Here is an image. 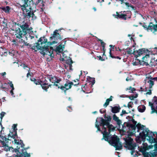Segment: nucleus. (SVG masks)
<instances>
[{"label": "nucleus", "mask_w": 157, "mask_h": 157, "mask_svg": "<svg viewBox=\"0 0 157 157\" xmlns=\"http://www.w3.org/2000/svg\"><path fill=\"white\" fill-rule=\"evenodd\" d=\"M59 29L55 30L52 36L50 38V40L53 39L54 40L52 42L48 41V39L45 36L40 37L37 40L34 45L32 46L31 49L34 50L35 52H37L38 50H40V53L44 56L46 54L48 55L51 58V59L54 57L53 54V51H55L57 54L58 53H61L63 52V48H64V45L60 44L57 46L55 50L53 49L52 47H50V50L49 51V47L55 44H57L59 41L63 39L61 33H58Z\"/></svg>", "instance_id": "nucleus-1"}, {"label": "nucleus", "mask_w": 157, "mask_h": 157, "mask_svg": "<svg viewBox=\"0 0 157 157\" xmlns=\"http://www.w3.org/2000/svg\"><path fill=\"white\" fill-rule=\"evenodd\" d=\"M17 124H13L12 126L13 131L12 132L10 131V133L8 135V138H6L5 136H3L0 134V137L2 138V140H0L1 143L2 145V147H4V150L6 151H9L13 152H16L19 151V147H18V146L16 148H14L12 147H9L6 144V143L8 142V140H11L9 139L10 137L15 139L16 136L17 137Z\"/></svg>", "instance_id": "nucleus-2"}, {"label": "nucleus", "mask_w": 157, "mask_h": 157, "mask_svg": "<svg viewBox=\"0 0 157 157\" xmlns=\"http://www.w3.org/2000/svg\"><path fill=\"white\" fill-rule=\"evenodd\" d=\"M20 28H16L15 32L16 34L15 35L17 38L20 39L22 38L23 36H25L27 33H30L31 30L32 29L29 27V25L28 23L24 21L21 23L20 25Z\"/></svg>", "instance_id": "nucleus-3"}, {"label": "nucleus", "mask_w": 157, "mask_h": 157, "mask_svg": "<svg viewBox=\"0 0 157 157\" xmlns=\"http://www.w3.org/2000/svg\"><path fill=\"white\" fill-rule=\"evenodd\" d=\"M103 139L115 147L116 150H119L122 148V145L120 142L119 138L116 135L112 136L110 137V136H108Z\"/></svg>", "instance_id": "nucleus-4"}, {"label": "nucleus", "mask_w": 157, "mask_h": 157, "mask_svg": "<svg viewBox=\"0 0 157 157\" xmlns=\"http://www.w3.org/2000/svg\"><path fill=\"white\" fill-rule=\"evenodd\" d=\"M23 4H20L21 10L23 11V14L25 18L29 19L31 17V13L33 10L32 6L29 4V2H26V1L23 0Z\"/></svg>", "instance_id": "nucleus-5"}, {"label": "nucleus", "mask_w": 157, "mask_h": 157, "mask_svg": "<svg viewBox=\"0 0 157 157\" xmlns=\"http://www.w3.org/2000/svg\"><path fill=\"white\" fill-rule=\"evenodd\" d=\"M156 134V139L154 138L152 136H150L149 135H151L153 133V135L155 136V134L151 132L150 131L148 128H146L144 131H143L142 132V136L144 137V138L148 137L149 138L148 140L149 142L151 144H152L154 143H157V133L155 132ZM148 140V139H147Z\"/></svg>", "instance_id": "nucleus-6"}, {"label": "nucleus", "mask_w": 157, "mask_h": 157, "mask_svg": "<svg viewBox=\"0 0 157 157\" xmlns=\"http://www.w3.org/2000/svg\"><path fill=\"white\" fill-rule=\"evenodd\" d=\"M20 145H21V147L23 148V149L21 150V152L20 151V147H19V151L16 152L17 154L15 155L14 156H7V157H23L24 156L25 157H27L30 156V155L26 151H24V150H25L27 148H25L24 147L25 146V144L23 142L20 143Z\"/></svg>", "instance_id": "nucleus-7"}, {"label": "nucleus", "mask_w": 157, "mask_h": 157, "mask_svg": "<svg viewBox=\"0 0 157 157\" xmlns=\"http://www.w3.org/2000/svg\"><path fill=\"white\" fill-rule=\"evenodd\" d=\"M20 145H21V147L23 148V149L21 150V152L20 151V147H19V151L16 152L17 154L15 155L14 156H7V157H23L24 156L25 157H27L30 156V155L26 151H24V150H25L27 148H25L24 147L25 146V144L23 142L20 143Z\"/></svg>", "instance_id": "nucleus-8"}, {"label": "nucleus", "mask_w": 157, "mask_h": 157, "mask_svg": "<svg viewBox=\"0 0 157 157\" xmlns=\"http://www.w3.org/2000/svg\"><path fill=\"white\" fill-rule=\"evenodd\" d=\"M142 26L144 29L147 30V31H150L155 35L156 34V32L157 30V24H154L152 22H150L148 26L144 24Z\"/></svg>", "instance_id": "nucleus-9"}, {"label": "nucleus", "mask_w": 157, "mask_h": 157, "mask_svg": "<svg viewBox=\"0 0 157 157\" xmlns=\"http://www.w3.org/2000/svg\"><path fill=\"white\" fill-rule=\"evenodd\" d=\"M73 85V83L72 82L67 81L64 86L61 85L60 89L64 92L65 94H66V91L71 89Z\"/></svg>", "instance_id": "nucleus-10"}, {"label": "nucleus", "mask_w": 157, "mask_h": 157, "mask_svg": "<svg viewBox=\"0 0 157 157\" xmlns=\"http://www.w3.org/2000/svg\"><path fill=\"white\" fill-rule=\"evenodd\" d=\"M105 124L104 125H106L107 128H108V132H107L108 136L110 135V133L112 132H114L115 131V128L112 124H110V122H109L108 120H105Z\"/></svg>", "instance_id": "nucleus-11"}, {"label": "nucleus", "mask_w": 157, "mask_h": 157, "mask_svg": "<svg viewBox=\"0 0 157 157\" xmlns=\"http://www.w3.org/2000/svg\"><path fill=\"white\" fill-rule=\"evenodd\" d=\"M148 51V50L146 49L145 48H143L139 49L138 50L134 51L133 52V54L137 58L140 56L144 53H146V52Z\"/></svg>", "instance_id": "nucleus-12"}, {"label": "nucleus", "mask_w": 157, "mask_h": 157, "mask_svg": "<svg viewBox=\"0 0 157 157\" xmlns=\"http://www.w3.org/2000/svg\"><path fill=\"white\" fill-rule=\"evenodd\" d=\"M121 12H116V14H113V16L115 18L117 19H121L124 20L127 19V15L121 13Z\"/></svg>", "instance_id": "nucleus-13"}, {"label": "nucleus", "mask_w": 157, "mask_h": 157, "mask_svg": "<svg viewBox=\"0 0 157 157\" xmlns=\"http://www.w3.org/2000/svg\"><path fill=\"white\" fill-rule=\"evenodd\" d=\"M49 81L53 84L56 82V83H59L61 81V79L60 78H58L56 76H52V75H48Z\"/></svg>", "instance_id": "nucleus-14"}, {"label": "nucleus", "mask_w": 157, "mask_h": 157, "mask_svg": "<svg viewBox=\"0 0 157 157\" xmlns=\"http://www.w3.org/2000/svg\"><path fill=\"white\" fill-rule=\"evenodd\" d=\"M45 3V2L44 0H34L33 1V4H31V5H34L35 6H37L39 4H40V8L42 9L43 8L44 6V4Z\"/></svg>", "instance_id": "nucleus-15"}, {"label": "nucleus", "mask_w": 157, "mask_h": 157, "mask_svg": "<svg viewBox=\"0 0 157 157\" xmlns=\"http://www.w3.org/2000/svg\"><path fill=\"white\" fill-rule=\"evenodd\" d=\"M106 114H105L104 116V118L105 119H104L102 117L99 118L101 119L100 121H101V125H104L105 124V120H108V122H110L112 120V117L111 116H106Z\"/></svg>", "instance_id": "nucleus-16"}, {"label": "nucleus", "mask_w": 157, "mask_h": 157, "mask_svg": "<svg viewBox=\"0 0 157 157\" xmlns=\"http://www.w3.org/2000/svg\"><path fill=\"white\" fill-rule=\"evenodd\" d=\"M48 80H49L48 75L47 76L45 77H43L41 80H40L41 86L42 88V87L46 85H48Z\"/></svg>", "instance_id": "nucleus-17"}, {"label": "nucleus", "mask_w": 157, "mask_h": 157, "mask_svg": "<svg viewBox=\"0 0 157 157\" xmlns=\"http://www.w3.org/2000/svg\"><path fill=\"white\" fill-rule=\"evenodd\" d=\"M100 125L101 126H102V129H104V131H101V133L103 134V138L102 139V140H103L107 136H108L107 132V131L106 128L105 127V126L106 125H102L101 124V121H100Z\"/></svg>", "instance_id": "nucleus-18"}, {"label": "nucleus", "mask_w": 157, "mask_h": 157, "mask_svg": "<svg viewBox=\"0 0 157 157\" xmlns=\"http://www.w3.org/2000/svg\"><path fill=\"white\" fill-rule=\"evenodd\" d=\"M110 107L111 108V111L112 113H119L121 109L119 105H118V106H115L114 107L111 106Z\"/></svg>", "instance_id": "nucleus-19"}, {"label": "nucleus", "mask_w": 157, "mask_h": 157, "mask_svg": "<svg viewBox=\"0 0 157 157\" xmlns=\"http://www.w3.org/2000/svg\"><path fill=\"white\" fill-rule=\"evenodd\" d=\"M131 124L128 122H125L122 125V130L123 132H125L127 130L126 127L128 129L130 128V124Z\"/></svg>", "instance_id": "nucleus-20"}, {"label": "nucleus", "mask_w": 157, "mask_h": 157, "mask_svg": "<svg viewBox=\"0 0 157 157\" xmlns=\"http://www.w3.org/2000/svg\"><path fill=\"white\" fill-rule=\"evenodd\" d=\"M113 120L116 121L117 125L120 127L121 125V121L120 120L115 114H114L113 116Z\"/></svg>", "instance_id": "nucleus-21"}, {"label": "nucleus", "mask_w": 157, "mask_h": 157, "mask_svg": "<svg viewBox=\"0 0 157 157\" xmlns=\"http://www.w3.org/2000/svg\"><path fill=\"white\" fill-rule=\"evenodd\" d=\"M20 66H21L24 69H26L28 71V73L27 74V77L28 78L29 77V75H30V67H29L25 63H22Z\"/></svg>", "instance_id": "nucleus-22"}, {"label": "nucleus", "mask_w": 157, "mask_h": 157, "mask_svg": "<svg viewBox=\"0 0 157 157\" xmlns=\"http://www.w3.org/2000/svg\"><path fill=\"white\" fill-rule=\"evenodd\" d=\"M11 8L9 6H7L6 7H0V9L3 10L5 13L9 14L10 13Z\"/></svg>", "instance_id": "nucleus-23"}, {"label": "nucleus", "mask_w": 157, "mask_h": 157, "mask_svg": "<svg viewBox=\"0 0 157 157\" xmlns=\"http://www.w3.org/2000/svg\"><path fill=\"white\" fill-rule=\"evenodd\" d=\"M128 137V139L127 138L125 139V141L126 143L125 144L126 146L132 144V142L133 141V139L131 137Z\"/></svg>", "instance_id": "nucleus-24"}, {"label": "nucleus", "mask_w": 157, "mask_h": 157, "mask_svg": "<svg viewBox=\"0 0 157 157\" xmlns=\"http://www.w3.org/2000/svg\"><path fill=\"white\" fill-rule=\"evenodd\" d=\"M112 98H113V97L111 96L109 98L106 100L105 103L103 105V106L105 107H106L109 105V102L112 101Z\"/></svg>", "instance_id": "nucleus-25"}, {"label": "nucleus", "mask_w": 157, "mask_h": 157, "mask_svg": "<svg viewBox=\"0 0 157 157\" xmlns=\"http://www.w3.org/2000/svg\"><path fill=\"white\" fill-rule=\"evenodd\" d=\"M31 81L33 82L36 85H41L40 80L34 78H30Z\"/></svg>", "instance_id": "nucleus-26"}, {"label": "nucleus", "mask_w": 157, "mask_h": 157, "mask_svg": "<svg viewBox=\"0 0 157 157\" xmlns=\"http://www.w3.org/2000/svg\"><path fill=\"white\" fill-rule=\"evenodd\" d=\"M137 108L138 111L141 113L144 112L146 109V107L144 105L139 106Z\"/></svg>", "instance_id": "nucleus-27"}, {"label": "nucleus", "mask_w": 157, "mask_h": 157, "mask_svg": "<svg viewBox=\"0 0 157 157\" xmlns=\"http://www.w3.org/2000/svg\"><path fill=\"white\" fill-rule=\"evenodd\" d=\"M140 151L142 153L144 157H150V152L148 153L145 151L141 149Z\"/></svg>", "instance_id": "nucleus-28"}, {"label": "nucleus", "mask_w": 157, "mask_h": 157, "mask_svg": "<svg viewBox=\"0 0 157 157\" xmlns=\"http://www.w3.org/2000/svg\"><path fill=\"white\" fill-rule=\"evenodd\" d=\"M146 81L147 83L149 84V89H151L154 84V81L151 80H148L147 81V80Z\"/></svg>", "instance_id": "nucleus-29"}, {"label": "nucleus", "mask_w": 157, "mask_h": 157, "mask_svg": "<svg viewBox=\"0 0 157 157\" xmlns=\"http://www.w3.org/2000/svg\"><path fill=\"white\" fill-rule=\"evenodd\" d=\"M109 56H110L112 58L117 59H121V58L118 56H115L114 55L112 54L111 52V50H110L109 52Z\"/></svg>", "instance_id": "nucleus-30"}, {"label": "nucleus", "mask_w": 157, "mask_h": 157, "mask_svg": "<svg viewBox=\"0 0 157 157\" xmlns=\"http://www.w3.org/2000/svg\"><path fill=\"white\" fill-rule=\"evenodd\" d=\"M87 79L88 80L91 82L92 85H93L95 83V78H91L90 76H88Z\"/></svg>", "instance_id": "nucleus-31"}, {"label": "nucleus", "mask_w": 157, "mask_h": 157, "mask_svg": "<svg viewBox=\"0 0 157 157\" xmlns=\"http://www.w3.org/2000/svg\"><path fill=\"white\" fill-rule=\"evenodd\" d=\"M136 127L138 130H143V131L144 130V126L143 125H141L140 124L138 123L136 125Z\"/></svg>", "instance_id": "nucleus-32"}, {"label": "nucleus", "mask_w": 157, "mask_h": 157, "mask_svg": "<svg viewBox=\"0 0 157 157\" xmlns=\"http://www.w3.org/2000/svg\"><path fill=\"white\" fill-rule=\"evenodd\" d=\"M135 145L131 144L127 146L128 149L129 150H134Z\"/></svg>", "instance_id": "nucleus-33"}, {"label": "nucleus", "mask_w": 157, "mask_h": 157, "mask_svg": "<svg viewBox=\"0 0 157 157\" xmlns=\"http://www.w3.org/2000/svg\"><path fill=\"white\" fill-rule=\"evenodd\" d=\"M73 63V61L70 57H69L66 61V63L67 64H71Z\"/></svg>", "instance_id": "nucleus-34"}, {"label": "nucleus", "mask_w": 157, "mask_h": 157, "mask_svg": "<svg viewBox=\"0 0 157 157\" xmlns=\"http://www.w3.org/2000/svg\"><path fill=\"white\" fill-rule=\"evenodd\" d=\"M52 86V84H48V85H46V86H44L42 87V89L46 91H48V89L49 88V87H51V86Z\"/></svg>", "instance_id": "nucleus-35"}, {"label": "nucleus", "mask_w": 157, "mask_h": 157, "mask_svg": "<svg viewBox=\"0 0 157 157\" xmlns=\"http://www.w3.org/2000/svg\"><path fill=\"white\" fill-rule=\"evenodd\" d=\"M139 64L140 65H145L146 66H147L148 65V63L144 61V60H139Z\"/></svg>", "instance_id": "nucleus-36"}, {"label": "nucleus", "mask_w": 157, "mask_h": 157, "mask_svg": "<svg viewBox=\"0 0 157 157\" xmlns=\"http://www.w3.org/2000/svg\"><path fill=\"white\" fill-rule=\"evenodd\" d=\"M6 83H5L4 85L2 84V83H1L0 84V88H2L3 90H7V88L5 86L6 85Z\"/></svg>", "instance_id": "nucleus-37"}, {"label": "nucleus", "mask_w": 157, "mask_h": 157, "mask_svg": "<svg viewBox=\"0 0 157 157\" xmlns=\"http://www.w3.org/2000/svg\"><path fill=\"white\" fill-rule=\"evenodd\" d=\"M130 90V91H129V92H132L133 93V92L134 91L136 90V89L133 87H132L131 86H130L129 87V88H127L126 90Z\"/></svg>", "instance_id": "nucleus-38"}, {"label": "nucleus", "mask_w": 157, "mask_h": 157, "mask_svg": "<svg viewBox=\"0 0 157 157\" xmlns=\"http://www.w3.org/2000/svg\"><path fill=\"white\" fill-rule=\"evenodd\" d=\"M95 127L97 128L98 131H100L101 132V131H102L101 130L100 128L99 125L98 124V121L97 120V119L96 120Z\"/></svg>", "instance_id": "nucleus-39"}, {"label": "nucleus", "mask_w": 157, "mask_h": 157, "mask_svg": "<svg viewBox=\"0 0 157 157\" xmlns=\"http://www.w3.org/2000/svg\"><path fill=\"white\" fill-rule=\"evenodd\" d=\"M149 58V54H147L145 56L142 57V59L146 61L147 60V58Z\"/></svg>", "instance_id": "nucleus-40"}, {"label": "nucleus", "mask_w": 157, "mask_h": 157, "mask_svg": "<svg viewBox=\"0 0 157 157\" xmlns=\"http://www.w3.org/2000/svg\"><path fill=\"white\" fill-rule=\"evenodd\" d=\"M1 48H2V50H0V55L2 56H4V51H6V50L5 48L4 49L2 47H1Z\"/></svg>", "instance_id": "nucleus-41"}, {"label": "nucleus", "mask_w": 157, "mask_h": 157, "mask_svg": "<svg viewBox=\"0 0 157 157\" xmlns=\"http://www.w3.org/2000/svg\"><path fill=\"white\" fill-rule=\"evenodd\" d=\"M6 114V113L4 112H2V113L0 114V119L1 121H2V118Z\"/></svg>", "instance_id": "nucleus-42"}, {"label": "nucleus", "mask_w": 157, "mask_h": 157, "mask_svg": "<svg viewBox=\"0 0 157 157\" xmlns=\"http://www.w3.org/2000/svg\"><path fill=\"white\" fill-rule=\"evenodd\" d=\"M149 105L151 107L152 111H153V109H155V107L154 106L153 103H152L151 102H149Z\"/></svg>", "instance_id": "nucleus-43"}, {"label": "nucleus", "mask_w": 157, "mask_h": 157, "mask_svg": "<svg viewBox=\"0 0 157 157\" xmlns=\"http://www.w3.org/2000/svg\"><path fill=\"white\" fill-rule=\"evenodd\" d=\"M58 83H56V82L54 83V84H52L53 86H55L57 87L58 89H60L61 87V85H60V86H59V84H58Z\"/></svg>", "instance_id": "nucleus-44"}, {"label": "nucleus", "mask_w": 157, "mask_h": 157, "mask_svg": "<svg viewBox=\"0 0 157 157\" xmlns=\"http://www.w3.org/2000/svg\"><path fill=\"white\" fill-rule=\"evenodd\" d=\"M31 17H32L33 18V19H35L36 18V17L35 16L34 12L33 10L32 11V13H31Z\"/></svg>", "instance_id": "nucleus-45"}, {"label": "nucleus", "mask_w": 157, "mask_h": 157, "mask_svg": "<svg viewBox=\"0 0 157 157\" xmlns=\"http://www.w3.org/2000/svg\"><path fill=\"white\" fill-rule=\"evenodd\" d=\"M130 125V128H131L133 130H135L136 128V125H133L131 124Z\"/></svg>", "instance_id": "nucleus-46"}, {"label": "nucleus", "mask_w": 157, "mask_h": 157, "mask_svg": "<svg viewBox=\"0 0 157 157\" xmlns=\"http://www.w3.org/2000/svg\"><path fill=\"white\" fill-rule=\"evenodd\" d=\"M132 50L130 48H129L128 49L127 51V53L129 54L130 55H131L132 54H133V53H132Z\"/></svg>", "instance_id": "nucleus-47"}, {"label": "nucleus", "mask_w": 157, "mask_h": 157, "mask_svg": "<svg viewBox=\"0 0 157 157\" xmlns=\"http://www.w3.org/2000/svg\"><path fill=\"white\" fill-rule=\"evenodd\" d=\"M156 155V153L155 152H150V157H155Z\"/></svg>", "instance_id": "nucleus-48"}, {"label": "nucleus", "mask_w": 157, "mask_h": 157, "mask_svg": "<svg viewBox=\"0 0 157 157\" xmlns=\"http://www.w3.org/2000/svg\"><path fill=\"white\" fill-rule=\"evenodd\" d=\"M8 84H9V85L10 86V87L12 89V90H14V88L13 86V85L12 83V82H8Z\"/></svg>", "instance_id": "nucleus-49"}, {"label": "nucleus", "mask_w": 157, "mask_h": 157, "mask_svg": "<svg viewBox=\"0 0 157 157\" xmlns=\"http://www.w3.org/2000/svg\"><path fill=\"white\" fill-rule=\"evenodd\" d=\"M152 78H153L151 77V76H149V77H146V79H145L144 80V82H145V83H146V82L147 81L146 80H152Z\"/></svg>", "instance_id": "nucleus-50"}, {"label": "nucleus", "mask_w": 157, "mask_h": 157, "mask_svg": "<svg viewBox=\"0 0 157 157\" xmlns=\"http://www.w3.org/2000/svg\"><path fill=\"white\" fill-rule=\"evenodd\" d=\"M98 40L101 42V46L105 45L106 44L101 39H98Z\"/></svg>", "instance_id": "nucleus-51"}, {"label": "nucleus", "mask_w": 157, "mask_h": 157, "mask_svg": "<svg viewBox=\"0 0 157 157\" xmlns=\"http://www.w3.org/2000/svg\"><path fill=\"white\" fill-rule=\"evenodd\" d=\"M137 62L135 61L133 62V65H137L139 64V60H140L139 59H137Z\"/></svg>", "instance_id": "nucleus-52"}, {"label": "nucleus", "mask_w": 157, "mask_h": 157, "mask_svg": "<svg viewBox=\"0 0 157 157\" xmlns=\"http://www.w3.org/2000/svg\"><path fill=\"white\" fill-rule=\"evenodd\" d=\"M9 54L11 56H14V51L13 50H11L9 52Z\"/></svg>", "instance_id": "nucleus-53"}, {"label": "nucleus", "mask_w": 157, "mask_h": 157, "mask_svg": "<svg viewBox=\"0 0 157 157\" xmlns=\"http://www.w3.org/2000/svg\"><path fill=\"white\" fill-rule=\"evenodd\" d=\"M14 139V142L15 144H16L18 145H20V143L15 139V138Z\"/></svg>", "instance_id": "nucleus-54"}, {"label": "nucleus", "mask_w": 157, "mask_h": 157, "mask_svg": "<svg viewBox=\"0 0 157 157\" xmlns=\"http://www.w3.org/2000/svg\"><path fill=\"white\" fill-rule=\"evenodd\" d=\"M109 47L111 48H110L109 51L111 50V52L112 51H114V47L115 46L114 45H110Z\"/></svg>", "instance_id": "nucleus-55"}, {"label": "nucleus", "mask_w": 157, "mask_h": 157, "mask_svg": "<svg viewBox=\"0 0 157 157\" xmlns=\"http://www.w3.org/2000/svg\"><path fill=\"white\" fill-rule=\"evenodd\" d=\"M128 113H127L125 110L123 109L121 113L120 114V116H122L124 114H128Z\"/></svg>", "instance_id": "nucleus-56"}, {"label": "nucleus", "mask_w": 157, "mask_h": 157, "mask_svg": "<svg viewBox=\"0 0 157 157\" xmlns=\"http://www.w3.org/2000/svg\"><path fill=\"white\" fill-rule=\"evenodd\" d=\"M67 110L68 111L71 112L72 110L71 107V106H68L67 108Z\"/></svg>", "instance_id": "nucleus-57"}, {"label": "nucleus", "mask_w": 157, "mask_h": 157, "mask_svg": "<svg viewBox=\"0 0 157 157\" xmlns=\"http://www.w3.org/2000/svg\"><path fill=\"white\" fill-rule=\"evenodd\" d=\"M131 121H132V122L133 124H134V125H137L136 124L137 123V122L136 121H135L134 119L132 118L131 119Z\"/></svg>", "instance_id": "nucleus-58"}, {"label": "nucleus", "mask_w": 157, "mask_h": 157, "mask_svg": "<svg viewBox=\"0 0 157 157\" xmlns=\"http://www.w3.org/2000/svg\"><path fill=\"white\" fill-rule=\"evenodd\" d=\"M106 110L105 109H104L103 110H102V109H101L100 110V112L101 113H105L106 112Z\"/></svg>", "instance_id": "nucleus-59"}, {"label": "nucleus", "mask_w": 157, "mask_h": 157, "mask_svg": "<svg viewBox=\"0 0 157 157\" xmlns=\"http://www.w3.org/2000/svg\"><path fill=\"white\" fill-rule=\"evenodd\" d=\"M124 4H125L126 6L127 7H130V4L129 3L125 2Z\"/></svg>", "instance_id": "nucleus-60"}, {"label": "nucleus", "mask_w": 157, "mask_h": 157, "mask_svg": "<svg viewBox=\"0 0 157 157\" xmlns=\"http://www.w3.org/2000/svg\"><path fill=\"white\" fill-rule=\"evenodd\" d=\"M151 89L148 90V91L146 93V94L151 95Z\"/></svg>", "instance_id": "nucleus-61"}, {"label": "nucleus", "mask_w": 157, "mask_h": 157, "mask_svg": "<svg viewBox=\"0 0 157 157\" xmlns=\"http://www.w3.org/2000/svg\"><path fill=\"white\" fill-rule=\"evenodd\" d=\"M128 98L131 100H133L135 98L134 95H132V96H128Z\"/></svg>", "instance_id": "nucleus-62"}, {"label": "nucleus", "mask_w": 157, "mask_h": 157, "mask_svg": "<svg viewBox=\"0 0 157 157\" xmlns=\"http://www.w3.org/2000/svg\"><path fill=\"white\" fill-rule=\"evenodd\" d=\"M102 50L103 51L104 54L105 53V51H106V49L105 48V45L102 46Z\"/></svg>", "instance_id": "nucleus-63"}, {"label": "nucleus", "mask_w": 157, "mask_h": 157, "mask_svg": "<svg viewBox=\"0 0 157 157\" xmlns=\"http://www.w3.org/2000/svg\"><path fill=\"white\" fill-rule=\"evenodd\" d=\"M154 102L156 103L157 104V97L155 96L154 97Z\"/></svg>", "instance_id": "nucleus-64"}]
</instances>
